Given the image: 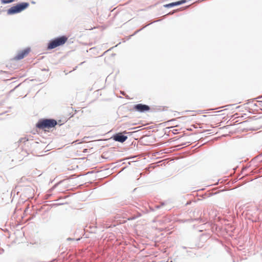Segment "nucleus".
<instances>
[{
	"mask_svg": "<svg viewBox=\"0 0 262 262\" xmlns=\"http://www.w3.org/2000/svg\"><path fill=\"white\" fill-rule=\"evenodd\" d=\"M68 37L66 36H61L51 40L48 43L47 49L51 50L59 46H63L68 40Z\"/></svg>",
	"mask_w": 262,
	"mask_h": 262,
	"instance_id": "obj_2",
	"label": "nucleus"
},
{
	"mask_svg": "<svg viewBox=\"0 0 262 262\" xmlns=\"http://www.w3.org/2000/svg\"><path fill=\"white\" fill-rule=\"evenodd\" d=\"M15 0H2V3L3 4H8L14 2Z\"/></svg>",
	"mask_w": 262,
	"mask_h": 262,
	"instance_id": "obj_8",
	"label": "nucleus"
},
{
	"mask_svg": "<svg viewBox=\"0 0 262 262\" xmlns=\"http://www.w3.org/2000/svg\"><path fill=\"white\" fill-rule=\"evenodd\" d=\"M32 4H35V2H32Z\"/></svg>",
	"mask_w": 262,
	"mask_h": 262,
	"instance_id": "obj_9",
	"label": "nucleus"
},
{
	"mask_svg": "<svg viewBox=\"0 0 262 262\" xmlns=\"http://www.w3.org/2000/svg\"><path fill=\"white\" fill-rule=\"evenodd\" d=\"M57 125V121L54 119H40L37 123L36 127L47 131L51 128L55 127Z\"/></svg>",
	"mask_w": 262,
	"mask_h": 262,
	"instance_id": "obj_1",
	"label": "nucleus"
},
{
	"mask_svg": "<svg viewBox=\"0 0 262 262\" xmlns=\"http://www.w3.org/2000/svg\"><path fill=\"white\" fill-rule=\"evenodd\" d=\"M127 138V136H124L121 133H118L114 136V139L120 142H124Z\"/></svg>",
	"mask_w": 262,
	"mask_h": 262,
	"instance_id": "obj_5",
	"label": "nucleus"
},
{
	"mask_svg": "<svg viewBox=\"0 0 262 262\" xmlns=\"http://www.w3.org/2000/svg\"><path fill=\"white\" fill-rule=\"evenodd\" d=\"M185 2H186L185 0L178 1V2H174V3H172L166 5L165 6V7H172V6L181 5L182 4L185 3Z\"/></svg>",
	"mask_w": 262,
	"mask_h": 262,
	"instance_id": "obj_7",
	"label": "nucleus"
},
{
	"mask_svg": "<svg viewBox=\"0 0 262 262\" xmlns=\"http://www.w3.org/2000/svg\"><path fill=\"white\" fill-rule=\"evenodd\" d=\"M133 109L139 112H145L149 111L150 107L147 105L140 103L135 105L133 107Z\"/></svg>",
	"mask_w": 262,
	"mask_h": 262,
	"instance_id": "obj_4",
	"label": "nucleus"
},
{
	"mask_svg": "<svg viewBox=\"0 0 262 262\" xmlns=\"http://www.w3.org/2000/svg\"><path fill=\"white\" fill-rule=\"evenodd\" d=\"M28 6V3H23L10 8L8 11V13L9 14L19 13L27 8Z\"/></svg>",
	"mask_w": 262,
	"mask_h": 262,
	"instance_id": "obj_3",
	"label": "nucleus"
},
{
	"mask_svg": "<svg viewBox=\"0 0 262 262\" xmlns=\"http://www.w3.org/2000/svg\"><path fill=\"white\" fill-rule=\"evenodd\" d=\"M261 105L262 106V101H260Z\"/></svg>",
	"mask_w": 262,
	"mask_h": 262,
	"instance_id": "obj_10",
	"label": "nucleus"
},
{
	"mask_svg": "<svg viewBox=\"0 0 262 262\" xmlns=\"http://www.w3.org/2000/svg\"><path fill=\"white\" fill-rule=\"evenodd\" d=\"M30 52V50L28 49H25L21 52H19L17 56H16V58L17 59H21L24 58L26 56H27Z\"/></svg>",
	"mask_w": 262,
	"mask_h": 262,
	"instance_id": "obj_6",
	"label": "nucleus"
}]
</instances>
